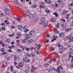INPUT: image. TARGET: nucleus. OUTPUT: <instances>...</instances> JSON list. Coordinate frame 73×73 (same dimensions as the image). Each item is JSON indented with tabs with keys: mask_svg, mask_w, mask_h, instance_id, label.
Here are the masks:
<instances>
[{
	"mask_svg": "<svg viewBox=\"0 0 73 73\" xmlns=\"http://www.w3.org/2000/svg\"><path fill=\"white\" fill-rule=\"evenodd\" d=\"M41 45L40 44H38L37 45V47L35 48L34 50V51L35 52H36V54H39L41 53V51L37 50H39V49H40V47H41Z\"/></svg>",
	"mask_w": 73,
	"mask_h": 73,
	"instance_id": "nucleus-1",
	"label": "nucleus"
},
{
	"mask_svg": "<svg viewBox=\"0 0 73 73\" xmlns=\"http://www.w3.org/2000/svg\"><path fill=\"white\" fill-rule=\"evenodd\" d=\"M56 27L57 28H59V27H60V24L58 23L56 25Z\"/></svg>",
	"mask_w": 73,
	"mask_h": 73,
	"instance_id": "nucleus-39",
	"label": "nucleus"
},
{
	"mask_svg": "<svg viewBox=\"0 0 73 73\" xmlns=\"http://www.w3.org/2000/svg\"><path fill=\"white\" fill-rule=\"evenodd\" d=\"M62 70H63V68H62V67H61L60 66L58 67L56 71L58 73H61V71H62Z\"/></svg>",
	"mask_w": 73,
	"mask_h": 73,
	"instance_id": "nucleus-4",
	"label": "nucleus"
},
{
	"mask_svg": "<svg viewBox=\"0 0 73 73\" xmlns=\"http://www.w3.org/2000/svg\"><path fill=\"white\" fill-rule=\"evenodd\" d=\"M25 55L26 56L28 57H35V56H36L35 55V53H31L30 54H25Z\"/></svg>",
	"mask_w": 73,
	"mask_h": 73,
	"instance_id": "nucleus-2",
	"label": "nucleus"
},
{
	"mask_svg": "<svg viewBox=\"0 0 73 73\" xmlns=\"http://www.w3.org/2000/svg\"><path fill=\"white\" fill-rule=\"evenodd\" d=\"M26 15L27 16H29L31 18H32V17H33V16H32L31 14H30L29 11L28 10L26 12Z\"/></svg>",
	"mask_w": 73,
	"mask_h": 73,
	"instance_id": "nucleus-6",
	"label": "nucleus"
},
{
	"mask_svg": "<svg viewBox=\"0 0 73 73\" xmlns=\"http://www.w3.org/2000/svg\"><path fill=\"white\" fill-rule=\"evenodd\" d=\"M45 2L47 4H50L52 3L51 1L50 0H44Z\"/></svg>",
	"mask_w": 73,
	"mask_h": 73,
	"instance_id": "nucleus-7",
	"label": "nucleus"
},
{
	"mask_svg": "<svg viewBox=\"0 0 73 73\" xmlns=\"http://www.w3.org/2000/svg\"><path fill=\"white\" fill-rule=\"evenodd\" d=\"M39 7L41 8H45V6H42V5H39Z\"/></svg>",
	"mask_w": 73,
	"mask_h": 73,
	"instance_id": "nucleus-24",
	"label": "nucleus"
},
{
	"mask_svg": "<svg viewBox=\"0 0 73 73\" xmlns=\"http://www.w3.org/2000/svg\"><path fill=\"white\" fill-rule=\"evenodd\" d=\"M45 18H42L40 20L41 21H44V20H45Z\"/></svg>",
	"mask_w": 73,
	"mask_h": 73,
	"instance_id": "nucleus-44",
	"label": "nucleus"
},
{
	"mask_svg": "<svg viewBox=\"0 0 73 73\" xmlns=\"http://www.w3.org/2000/svg\"><path fill=\"white\" fill-rule=\"evenodd\" d=\"M68 38H69L70 40H72V41H73V38L71 36H69L68 37Z\"/></svg>",
	"mask_w": 73,
	"mask_h": 73,
	"instance_id": "nucleus-20",
	"label": "nucleus"
},
{
	"mask_svg": "<svg viewBox=\"0 0 73 73\" xmlns=\"http://www.w3.org/2000/svg\"><path fill=\"white\" fill-rule=\"evenodd\" d=\"M5 58L7 60H9V58H10V57L9 56L6 55L4 56Z\"/></svg>",
	"mask_w": 73,
	"mask_h": 73,
	"instance_id": "nucleus-12",
	"label": "nucleus"
},
{
	"mask_svg": "<svg viewBox=\"0 0 73 73\" xmlns=\"http://www.w3.org/2000/svg\"><path fill=\"white\" fill-rule=\"evenodd\" d=\"M25 29V32H28V30L27 29Z\"/></svg>",
	"mask_w": 73,
	"mask_h": 73,
	"instance_id": "nucleus-53",
	"label": "nucleus"
},
{
	"mask_svg": "<svg viewBox=\"0 0 73 73\" xmlns=\"http://www.w3.org/2000/svg\"><path fill=\"white\" fill-rule=\"evenodd\" d=\"M6 41L9 43V42H11V39H7L6 40Z\"/></svg>",
	"mask_w": 73,
	"mask_h": 73,
	"instance_id": "nucleus-25",
	"label": "nucleus"
},
{
	"mask_svg": "<svg viewBox=\"0 0 73 73\" xmlns=\"http://www.w3.org/2000/svg\"><path fill=\"white\" fill-rule=\"evenodd\" d=\"M27 26L26 25L23 28V29H26L27 28Z\"/></svg>",
	"mask_w": 73,
	"mask_h": 73,
	"instance_id": "nucleus-37",
	"label": "nucleus"
},
{
	"mask_svg": "<svg viewBox=\"0 0 73 73\" xmlns=\"http://www.w3.org/2000/svg\"><path fill=\"white\" fill-rule=\"evenodd\" d=\"M33 41V39H31L29 40V41H27V44H31V42H32Z\"/></svg>",
	"mask_w": 73,
	"mask_h": 73,
	"instance_id": "nucleus-11",
	"label": "nucleus"
},
{
	"mask_svg": "<svg viewBox=\"0 0 73 73\" xmlns=\"http://www.w3.org/2000/svg\"><path fill=\"white\" fill-rule=\"evenodd\" d=\"M49 64L48 63H46L44 64V66H45V67H48L49 66Z\"/></svg>",
	"mask_w": 73,
	"mask_h": 73,
	"instance_id": "nucleus-33",
	"label": "nucleus"
},
{
	"mask_svg": "<svg viewBox=\"0 0 73 73\" xmlns=\"http://www.w3.org/2000/svg\"><path fill=\"white\" fill-rule=\"evenodd\" d=\"M8 20H5L4 21V23H5L7 25H8V24H9V22H7Z\"/></svg>",
	"mask_w": 73,
	"mask_h": 73,
	"instance_id": "nucleus-18",
	"label": "nucleus"
},
{
	"mask_svg": "<svg viewBox=\"0 0 73 73\" xmlns=\"http://www.w3.org/2000/svg\"><path fill=\"white\" fill-rule=\"evenodd\" d=\"M35 31H31L29 33V38H31L32 37V36L35 35Z\"/></svg>",
	"mask_w": 73,
	"mask_h": 73,
	"instance_id": "nucleus-5",
	"label": "nucleus"
},
{
	"mask_svg": "<svg viewBox=\"0 0 73 73\" xmlns=\"http://www.w3.org/2000/svg\"><path fill=\"white\" fill-rule=\"evenodd\" d=\"M17 51L19 52H21V50L19 49H17Z\"/></svg>",
	"mask_w": 73,
	"mask_h": 73,
	"instance_id": "nucleus-51",
	"label": "nucleus"
},
{
	"mask_svg": "<svg viewBox=\"0 0 73 73\" xmlns=\"http://www.w3.org/2000/svg\"><path fill=\"white\" fill-rule=\"evenodd\" d=\"M50 21L52 23H54L56 21V20L55 19H50Z\"/></svg>",
	"mask_w": 73,
	"mask_h": 73,
	"instance_id": "nucleus-14",
	"label": "nucleus"
},
{
	"mask_svg": "<svg viewBox=\"0 0 73 73\" xmlns=\"http://www.w3.org/2000/svg\"><path fill=\"white\" fill-rule=\"evenodd\" d=\"M69 53L70 54H73V52H69Z\"/></svg>",
	"mask_w": 73,
	"mask_h": 73,
	"instance_id": "nucleus-64",
	"label": "nucleus"
},
{
	"mask_svg": "<svg viewBox=\"0 0 73 73\" xmlns=\"http://www.w3.org/2000/svg\"><path fill=\"white\" fill-rule=\"evenodd\" d=\"M52 70H57L54 67H53L51 69Z\"/></svg>",
	"mask_w": 73,
	"mask_h": 73,
	"instance_id": "nucleus-42",
	"label": "nucleus"
},
{
	"mask_svg": "<svg viewBox=\"0 0 73 73\" xmlns=\"http://www.w3.org/2000/svg\"><path fill=\"white\" fill-rule=\"evenodd\" d=\"M45 10L46 12H47V13H50V10H49V9H48L47 8L45 9Z\"/></svg>",
	"mask_w": 73,
	"mask_h": 73,
	"instance_id": "nucleus-15",
	"label": "nucleus"
},
{
	"mask_svg": "<svg viewBox=\"0 0 73 73\" xmlns=\"http://www.w3.org/2000/svg\"><path fill=\"white\" fill-rule=\"evenodd\" d=\"M9 11V10L8 9H5V11Z\"/></svg>",
	"mask_w": 73,
	"mask_h": 73,
	"instance_id": "nucleus-58",
	"label": "nucleus"
},
{
	"mask_svg": "<svg viewBox=\"0 0 73 73\" xmlns=\"http://www.w3.org/2000/svg\"><path fill=\"white\" fill-rule=\"evenodd\" d=\"M54 15H55V16L56 17H58V14L56 12H55L53 13Z\"/></svg>",
	"mask_w": 73,
	"mask_h": 73,
	"instance_id": "nucleus-16",
	"label": "nucleus"
},
{
	"mask_svg": "<svg viewBox=\"0 0 73 73\" xmlns=\"http://www.w3.org/2000/svg\"><path fill=\"white\" fill-rule=\"evenodd\" d=\"M14 3L16 4H17L18 3V1L17 0H16L14 1Z\"/></svg>",
	"mask_w": 73,
	"mask_h": 73,
	"instance_id": "nucleus-46",
	"label": "nucleus"
},
{
	"mask_svg": "<svg viewBox=\"0 0 73 73\" xmlns=\"http://www.w3.org/2000/svg\"><path fill=\"white\" fill-rule=\"evenodd\" d=\"M25 40H27V39L28 38V35L26 34L25 36Z\"/></svg>",
	"mask_w": 73,
	"mask_h": 73,
	"instance_id": "nucleus-23",
	"label": "nucleus"
},
{
	"mask_svg": "<svg viewBox=\"0 0 73 73\" xmlns=\"http://www.w3.org/2000/svg\"><path fill=\"white\" fill-rule=\"evenodd\" d=\"M69 46V49L70 50V51H71V52H73V46L70 45V46Z\"/></svg>",
	"mask_w": 73,
	"mask_h": 73,
	"instance_id": "nucleus-10",
	"label": "nucleus"
},
{
	"mask_svg": "<svg viewBox=\"0 0 73 73\" xmlns=\"http://www.w3.org/2000/svg\"><path fill=\"white\" fill-rule=\"evenodd\" d=\"M31 72L32 73V72H33L35 71V68H33L31 69Z\"/></svg>",
	"mask_w": 73,
	"mask_h": 73,
	"instance_id": "nucleus-27",
	"label": "nucleus"
},
{
	"mask_svg": "<svg viewBox=\"0 0 73 73\" xmlns=\"http://www.w3.org/2000/svg\"><path fill=\"white\" fill-rule=\"evenodd\" d=\"M6 15H10V13L9 12H6Z\"/></svg>",
	"mask_w": 73,
	"mask_h": 73,
	"instance_id": "nucleus-54",
	"label": "nucleus"
},
{
	"mask_svg": "<svg viewBox=\"0 0 73 73\" xmlns=\"http://www.w3.org/2000/svg\"><path fill=\"white\" fill-rule=\"evenodd\" d=\"M17 35L18 36H21V33H18L17 34Z\"/></svg>",
	"mask_w": 73,
	"mask_h": 73,
	"instance_id": "nucleus-48",
	"label": "nucleus"
},
{
	"mask_svg": "<svg viewBox=\"0 0 73 73\" xmlns=\"http://www.w3.org/2000/svg\"><path fill=\"white\" fill-rule=\"evenodd\" d=\"M38 18H37L35 19L34 20V21L35 22H36V21H38Z\"/></svg>",
	"mask_w": 73,
	"mask_h": 73,
	"instance_id": "nucleus-35",
	"label": "nucleus"
},
{
	"mask_svg": "<svg viewBox=\"0 0 73 73\" xmlns=\"http://www.w3.org/2000/svg\"><path fill=\"white\" fill-rule=\"evenodd\" d=\"M16 20H17V21H21V19L19 17H18V18H17L16 19Z\"/></svg>",
	"mask_w": 73,
	"mask_h": 73,
	"instance_id": "nucleus-31",
	"label": "nucleus"
},
{
	"mask_svg": "<svg viewBox=\"0 0 73 73\" xmlns=\"http://www.w3.org/2000/svg\"><path fill=\"white\" fill-rule=\"evenodd\" d=\"M13 66H11L10 67V69L11 70V72H12L13 71Z\"/></svg>",
	"mask_w": 73,
	"mask_h": 73,
	"instance_id": "nucleus-43",
	"label": "nucleus"
},
{
	"mask_svg": "<svg viewBox=\"0 0 73 73\" xmlns=\"http://www.w3.org/2000/svg\"><path fill=\"white\" fill-rule=\"evenodd\" d=\"M14 63L15 65H16L17 64V63L16 62H14Z\"/></svg>",
	"mask_w": 73,
	"mask_h": 73,
	"instance_id": "nucleus-59",
	"label": "nucleus"
},
{
	"mask_svg": "<svg viewBox=\"0 0 73 73\" xmlns=\"http://www.w3.org/2000/svg\"><path fill=\"white\" fill-rule=\"evenodd\" d=\"M3 65L4 66H6L7 65V62L5 61L3 62Z\"/></svg>",
	"mask_w": 73,
	"mask_h": 73,
	"instance_id": "nucleus-32",
	"label": "nucleus"
},
{
	"mask_svg": "<svg viewBox=\"0 0 73 73\" xmlns=\"http://www.w3.org/2000/svg\"><path fill=\"white\" fill-rule=\"evenodd\" d=\"M66 32H68V31H69V29H66Z\"/></svg>",
	"mask_w": 73,
	"mask_h": 73,
	"instance_id": "nucleus-60",
	"label": "nucleus"
},
{
	"mask_svg": "<svg viewBox=\"0 0 73 73\" xmlns=\"http://www.w3.org/2000/svg\"><path fill=\"white\" fill-rule=\"evenodd\" d=\"M9 37H12L13 36V34H11L9 35Z\"/></svg>",
	"mask_w": 73,
	"mask_h": 73,
	"instance_id": "nucleus-52",
	"label": "nucleus"
},
{
	"mask_svg": "<svg viewBox=\"0 0 73 73\" xmlns=\"http://www.w3.org/2000/svg\"><path fill=\"white\" fill-rule=\"evenodd\" d=\"M14 57L15 61H16V59H18V58H19V57L17 55H15L14 56Z\"/></svg>",
	"mask_w": 73,
	"mask_h": 73,
	"instance_id": "nucleus-21",
	"label": "nucleus"
},
{
	"mask_svg": "<svg viewBox=\"0 0 73 73\" xmlns=\"http://www.w3.org/2000/svg\"><path fill=\"white\" fill-rule=\"evenodd\" d=\"M2 30H5V27L3 26L1 28Z\"/></svg>",
	"mask_w": 73,
	"mask_h": 73,
	"instance_id": "nucleus-45",
	"label": "nucleus"
},
{
	"mask_svg": "<svg viewBox=\"0 0 73 73\" xmlns=\"http://www.w3.org/2000/svg\"><path fill=\"white\" fill-rule=\"evenodd\" d=\"M66 26V23H63L62 25V27L63 28H65Z\"/></svg>",
	"mask_w": 73,
	"mask_h": 73,
	"instance_id": "nucleus-17",
	"label": "nucleus"
},
{
	"mask_svg": "<svg viewBox=\"0 0 73 73\" xmlns=\"http://www.w3.org/2000/svg\"><path fill=\"white\" fill-rule=\"evenodd\" d=\"M36 7H37V5L36 4H34L32 6L33 8H36Z\"/></svg>",
	"mask_w": 73,
	"mask_h": 73,
	"instance_id": "nucleus-29",
	"label": "nucleus"
},
{
	"mask_svg": "<svg viewBox=\"0 0 73 73\" xmlns=\"http://www.w3.org/2000/svg\"><path fill=\"white\" fill-rule=\"evenodd\" d=\"M20 48H22L23 49V51H24V47L22 46H20Z\"/></svg>",
	"mask_w": 73,
	"mask_h": 73,
	"instance_id": "nucleus-40",
	"label": "nucleus"
},
{
	"mask_svg": "<svg viewBox=\"0 0 73 73\" xmlns=\"http://www.w3.org/2000/svg\"><path fill=\"white\" fill-rule=\"evenodd\" d=\"M26 58L25 57H24L23 58V61H26Z\"/></svg>",
	"mask_w": 73,
	"mask_h": 73,
	"instance_id": "nucleus-49",
	"label": "nucleus"
},
{
	"mask_svg": "<svg viewBox=\"0 0 73 73\" xmlns=\"http://www.w3.org/2000/svg\"><path fill=\"white\" fill-rule=\"evenodd\" d=\"M69 6L70 7H71V6H73V2Z\"/></svg>",
	"mask_w": 73,
	"mask_h": 73,
	"instance_id": "nucleus-56",
	"label": "nucleus"
},
{
	"mask_svg": "<svg viewBox=\"0 0 73 73\" xmlns=\"http://www.w3.org/2000/svg\"><path fill=\"white\" fill-rule=\"evenodd\" d=\"M25 50H26V51H29V50H30V48L28 47H26L25 48Z\"/></svg>",
	"mask_w": 73,
	"mask_h": 73,
	"instance_id": "nucleus-28",
	"label": "nucleus"
},
{
	"mask_svg": "<svg viewBox=\"0 0 73 73\" xmlns=\"http://www.w3.org/2000/svg\"><path fill=\"white\" fill-rule=\"evenodd\" d=\"M1 52H5V49L4 48H2L1 50Z\"/></svg>",
	"mask_w": 73,
	"mask_h": 73,
	"instance_id": "nucleus-30",
	"label": "nucleus"
},
{
	"mask_svg": "<svg viewBox=\"0 0 73 73\" xmlns=\"http://www.w3.org/2000/svg\"><path fill=\"white\" fill-rule=\"evenodd\" d=\"M44 24H45V21H41L39 23L40 25H44Z\"/></svg>",
	"mask_w": 73,
	"mask_h": 73,
	"instance_id": "nucleus-13",
	"label": "nucleus"
},
{
	"mask_svg": "<svg viewBox=\"0 0 73 73\" xmlns=\"http://www.w3.org/2000/svg\"><path fill=\"white\" fill-rule=\"evenodd\" d=\"M56 58H54V59H53V61H54V62H56Z\"/></svg>",
	"mask_w": 73,
	"mask_h": 73,
	"instance_id": "nucleus-61",
	"label": "nucleus"
},
{
	"mask_svg": "<svg viewBox=\"0 0 73 73\" xmlns=\"http://www.w3.org/2000/svg\"><path fill=\"white\" fill-rule=\"evenodd\" d=\"M0 16L1 17H4V16L5 15H4V14H3L2 13V14H1V15Z\"/></svg>",
	"mask_w": 73,
	"mask_h": 73,
	"instance_id": "nucleus-47",
	"label": "nucleus"
},
{
	"mask_svg": "<svg viewBox=\"0 0 73 73\" xmlns=\"http://www.w3.org/2000/svg\"><path fill=\"white\" fill-rule=\"evenodd\" d=\"M54 32L56 33H57L58 34H59V32H58V31H57V30H55L54 31Z\"/></svg>",
	"mask_w": 73,
	"mask_h": 73,
	"instance_id": "nucleus-41",
	"label": "nucleus"
},
{
	"mask_svg": "<svg viewBox=\"0 0 73 73\" xmlns=\"http://www.w3.org/2000/svg\"><path fill=\"white\" fill-rule=\"evenodd\" d=\"M24 65V62H21L19 63V67H22Z\"/></svg>",
	"mask_w": 73,
	"mask_h": 73,
	"instance_id": "nucleus-9",
	"label": "nucleus"
},
{
	"mask_svg": "<svg viewBox=\"0 0 73 73\" xmlns=\"http://www.w3.org/2000/svg\"><path fill=\"white\" fill-rule=\"evenodd\" d=\"M70 14H69L66 15V19H68L69 17V16L70 15Z\"/></svg>",
	"mask_w": 73,
	"mask_h": 73,
	"instance_id": "nucleus-34",
	"label": "nucleus"
},
{
	"mask_svg": "<svg viewBox=\"0 0 73 73\" xmlns=\"http://www.w3.org/2000/svg\"><path fill=\"white\" fill-rule=\"evenodd\" d=\"M64 35V33H60L59 35V36L60 37H62V36H63Z\"/></svg>",
	"mask_w": 73,
	"mask_h": 73,
	"instance_id": "nucleus-19",
	"label": "nucleus"
},
{
	"mask_svg": "<svg viewBox=\"0 0 73 73\" xmlns=\"http://www.w3.org/2000/svg\"><path fill=\"white\" fill-rule=\"evenodd\" d=\"M68 12L66 10H63V12L62 13V15H65V14H66L68 13Z\"/></svg>",
	"mask_w": 73,
	"mask_h": 73,
	"instance_id": "nucleus-8",
	"label": "nucleus"
},
{
	"mask_svg": "<svg viewBox=\"0 0 73 73\" xmlns=\"http://www.w3.org/2000/svg\"><path fill=\"white\" fill-rule=\"evenodd\" d=\"M63 46H59V48L60 49H62V48H63Z\"/></svg>",
	"mask_w": 73,
	"mask_h": 73,
	"instance_id": "nucleus-36",
	"label": "nucleus"
},
{
	"mask_svg": "<svg viewBox=\"0 0 73 73\" xmlns=\"http://www.w3.org/2000/svg\"><path fill=\"white\" fill-rule=\"evenodd\" d=\"M59 53L60 54H62V51H59Z\"/></svg>",
	"mask_w": 73,
	"mask_h": 73,
	"instance_id": "nucleus-62",
	"label": "nucleus"
},
{
	"mask_svg": "<svg viewBox=\"0 0 73 73\" xmlns=\"http://www.w3.org/2000/svg\"><path fill=\"white\" fill-rule=\"evenodd\" d=\"M22 42L23 43H25V39H24L22 40Z\"/></svg>",
	"mask_w": 73,
	"mask_h": 73,
	"instance_id": "nucleus-55",
	"label": "nucleus"
},
{
	"mask_svg": "<svg viewBox=\"0 0 73 73\" xmlns=\"http://www.w3.org/2000/svg\"><path fill=\"white\" fill-rule=\"evenodd\" d=\"M45 24L44 25V28L46 27H47L48 25V23H47V22L45 23Z\"/></svg>",
	"mask_w": 73,
	"mask_h": 73,
	"instance_id": "nucleus-22",
	"label": "nucleus"
},
{
	"mask_svg": "<svg viewBox=\"0 0 73 73\" xmlns=\"http://www.w3.org/2000/svg\"><path fill=\"white\" fill-rule=\"evenodd\" d=\"M25 2V0H21V2H22L23 3H24Z\"/></svg>",
	"mask_w": 73,
	"mask_h": 73,
	"instance_id": "nucleus-50",
	"label": "nucleus"
},
{
	"mask_svg": "<svg viewBox=\"0 0 73 73\" xmlns=\"http://www.w3.org/2000/svg\"><path fill=\"white\" fill-rule=\"evenodd\" d=\"M30 60H29V59H28L27 60V62H29Z\"/></svg>",
	"mask_w": 73,
	"mask_h": 73,
	"instance_id": "nucleus-63",
	"label": "nucleus"
},
{
	"mask_svg": "<svg viewBox=\"0 0 73 73\" xmlns=\"http://www.w3.org/2000/svg\"><path fill=\"white\" fill-rule=\"evenodd\" d=\"M8 52H12V50L10 49H9L8 50Z\"/></svg>",
	"mask_w": 73,
	"mask_h": 73,
	"instance_id": "nucleus-57",
	"label": "nucleus"
},
{
	"mask_svg": "<svg viewBox=\"0 0 73 73\" xmlns=\"http://www.w3.org/2000/svg\"><path fill=\"white\" fill-rule=\"evenodd\" d=\"M18 28L19 29H22L21 26L18 25Z\"/></svg>",
	"mask_w": 73,
	"mask_h": 73,
	"instance_id": "nucleus-26",
	"label": "nucleus"
},
{
	"mask_svg": "<svg viewBox=\"0 0 73 73\" xmlns=\"http://www.w3.org/2000/svg\"><path fill=\"white\" fill-rule=\"evenodd\" d=\"M27 26L26 25L23 28V29H26L27 28Z\"/></svg>",
	"mask_w": 73,
	"mask_h": 73,
	"instance_id": "nucleus-38",
	"label": "nucleus"
},
{
	"mask_svg": "<svg viewBox=\"0 0 73 73\" xmlns=\"http://www.w3.org/2000/svg\"><path fill=\"white\" fill-rule=\"evenodd\" d=\"M57 2L58 3H59V7L60 8H62L63 7V5H64V3H62L60 0H58L57 1Z\"/></svg>",
	"mask_w": 73,
	"mask_h": 73,
	"instance_id": "nucleus-3",
	"label": "nucleus"
}]
</instances>
